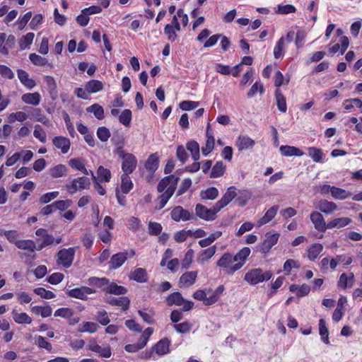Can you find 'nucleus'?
<instances>
[{"label":"nucleus","mask_w":362,"mask_h":362,"mask_svg":"<svg viewBox=\"0 0 362 362\" xmlns=\"http://www.w3.org/2000/svg\"><path fill=\"white\" fill-rule=\"evenodd\" d=\"M317 208L320 211L326 214H331L338 209L335 203L329 202L326 199L320 200Z\"/></svg>","instance_id":"27"},{"label":"nucleus","mask_w":362,"mask_h":362,"mask_svg":"<svg viewBox=\"0 0 362 362\" xmlns=\"http://www.w3.org/2000/svg\"><path fill=\"white\" fill-rule=\"evenodd\" d=\"M75 252L76 250L73 247L59 250L57 253V264L69 268L74 261Z\"/></svg>","instance_id":"5"},{"label":"nucleus","mask_w":362,"mask_h":362,"mask_svg":"<svg viewBox=\"0 0 362 362\" xmlns=\"http://www.w3.org/2000/svg\"><path fill=\"white\" fill-rule=\"evenodd\" d=\"M88 347L89 350L99 354L102 357L110 358L111 356L110 347L107 346L105 348H103L102 346L97 344L95 339L90 341Z\"/></svg>","instance_id":"17"},{"label":"nucleus","mask_w":362,"mask_h":362,"mask_svg":"<svg viewBox=\"0 0 362 362\" xmlns=\"http://www.w3.org/2000/svg\"><path fill=\"white\" fill-rule=\"evenodd\" d=\"M72 204L71 200L67 199V200H59L54 202L53 203V206H54V210H59V211H64L66 209H68L69 206H71Z\"/></svg>","instance_id":"59"},{"label":"nucleus","mask_w":362,"mask_h":362,"mask_svg":"<svg viewBox=\"0 0 362 362\" xmlns=\"http://www.w3.org/2000/svg\"><path fill=\"white\" fill-rule=\"evenodd\" d=\"M119 120L124 126H129L132 120V111L129 109L123 110L119 116Z\"/></svg>","instance_id":"52"},{"label":"nucleus","mask_w":362,"mask_h":362,"mask_svg":"<svg viewBox=\"0 0 362 362\" xmlns=\"http://www.w3.org/2000/svg\"><path fill=\"white\" fill-rule=\"evenodd\" d=\"M323 246L320 243L313 244L308 250V257L310 260H314L322 251Z\"/></svg>","instance_id":"39"},{"label":"nucleus","mask_w":362,"mask_h":362,"mask_svg":"<svg viewBox=\"0 0 362 362\" xmlns=\"http://www.w3.org/2000/svg\"><path fill=\"white\" fill-rule=\"evenodd\" d=\"M85 88L89 93H97L103 89V83L98 80H91L86 84Z\"/></svg>","instance_id":"36"},{"label":"nucleus","mask_w":362,"mask_h":362,"mask_svg":"<svg viewBox=\"0 0 362 362\" xmlns=\"http://www.w3.org/2000/svg\"><path fill=\"white\" fill-rule=\"evenodd\" d=\"M55 317H62L63 318H70L73 316V311L68 308H62L57 310L54 313Z\"/></svg>","instance_id":"60"},{"label":"nucleus","mask_w":362,"mask_h":362,"mask_svg":"<svg viewBox=\"0 0 362 362\" xmlns=\"http://www.w3.org/2000/svg\"><path fill=\"white\" fill-rule=\"evenodd\" d=\"M97 136L101 141H107L110 137L109 129L105 127H100L97 130Z\"/></svg>","instance_id":"57"},{"label":"nucleus","mask_w":362,"mask_h":362,"mask_svg":"<svg viewBox=\"0 0 362 362\" xmlns=\"http://www.w3.org/2000/svg\"><path fill=\"white\" fill-rule=\"evenodd\" d=\"M194 257V251L192 249H189L186 252L185 257L182 260V268L188 269L190 267L191 263L192 262Z\"/></svg>","instance_id":"62"},{"label":"nucleus","mask_w":362,"mask_h":362,"mask_svg":"<svg viewBox=\"0 0 362 362\" xmlns=\"http://www.w3.org/2000/svg\"><path fill=\"white\" fill-rule=\"evenodd\" d=\"M90 185V182L88 177H81L74 179L71 183L66 185V188L70 194H73L78 189L81 190L88 188Z\"/></svg>","instance_id":"6"},{"label":"nucleus","mask_w":362,"mask_h":362,"mask_svg":"<svg viewBox=\"0 0 362 362\" xmlns=\"http://www.w3.org/2000/svg\"><path fill=\"white\" fill-rule=\"evenodd\" d=\"M29 59L33 64L37 66H45L47 63V60L45 58L35 53L30 54Z\"/></svg>","instance_id":"55"},{"label":"nucleus","mask_w":362,"mask_h":362,"mask_svg":"<svg viewBox=\"0 0 362 362\" xmlns=\"http://www.w3.org/2000/svg\"><path fill=\"white\" fill-rule=\"evenodd\" d=\"M189 235H192V230H180V231L177 232L175 234L174 238H175V240L177 243H182V242L186 240L187 238Z\"/></svg>","instance_id":"56"},{"label":"nucleus","mask_w":362,"mask_h":362,"mask_svg":"<svg viewBox=\"0 0 362 362\" xmlns=\"http://www.w3.org/2000/svg\"><path fill=\"white\" fill-rule=\"evenodd\" d=\"M34 33H28L25 35H23L19 40V47L21 49H25L27 47L30 45L34 39Z\"/></svg>","instance_id":"49"},{"label":"nucleus","mask_w":362,"mask_h":362,"mask_svg":"<svg viewBox=\"0 0 362 362\" xmlns=\"http://www.w3.org/2000/svg\"><path fill=\"white\" fill-rule=\"evenodd\" d=\"M351 222V219L349 217L337 218L328 222V229L341 228L349 225Z\"/></svg>","instance_id":"30"},{"label":"nucleus","mask_w":362,"mask_h":362,"mask_svg":"<svg viewBox=\"0 0 362 362\" xmlns=\"http://www.w3.org/2000/svg\"><path fill=\"white\" fill-rule=\"evenodd\" d=\"M279 238V233H274L273 234L267 233L264 240L259 244V247L262 253H267L271 248L277 243Z\"/></svg>","instance_id":"10"},{"label":"nucleus","mask_w":362,"mask_h":362,"mask_svg":"<svg viewBox=\"0 0 362 362\" xmlns=\"http://www.w3.org/2000/svg\"><path fill=\"white\" fill-rule=\"evenodd\" d=\"M234 262H235L234 257L231 254L226 252L218 260L216 265L223 268L226 274L232 275L233 273H230L229 270L233 267Z\"/></svg>","instance_id":"11"},{"label":"nucleus","mask_w":362,"mask_h":362,"mask_svg":"<svg viewBox=\"0 0 362 362\" xmlns=\"http://www.w3.org/2000/svg\"><path fill=\"white\" fill-rule=\"evenodd\" d=\"M171 218L175 221H188L192 218V215L182 206H175L171 211Z\"/></svg>","instance_id":"12"},{"label":"nucleus","mask_w":362,"mask_h":362,"mask_svg":"<svg viewBox=\"0 0 362 362\" xmlns=\"http://www.w3.org/2000/svg\"><path fill=\"white\" fill-rule=\"evenodd\" d=\"M272 276L270 271L263 272L259 268L253 269L248 271L244 277L245 281L251 285H255L260 282L269 280Z\"/></svg>","instance_id":"3"},{"label":"nucleus","mask_w":362,"mask_h":362,"mask_svg":"<svg viewBox=\"0 0 362 362\" xmlns=\"http://www.w3.org/2000/svg\"><path fill=\"white\" fill-rule=\"evenodd\" d=\"M331 194L333 198L341 200L349 198L352 195L351 192L336 187H332Z\"/></svg>","instance_id":"37"},{"label":"nucleus","mask_w":362,"mask_h":362,"mask_svg":"<svg viewBox=\"0 0 362 362\" xmlns=\"http://www.w3.org/2000/svg\"><path fill=\"white\" fill-rule=\"evenodd\" d=\"M197 277V272H185L179 279V286L180 288H187L193 285Z\"/></svg>","instance_id":"14"},{"label":"nucleus","mask_w":362,"mask_h":362,"mask_svg":"<svg viewBox=\"0 0 362 362\" xmlns=\"http://www.w3.org/2000/svg\"><path fill=\"white\" fill-rule=\"evenodd\" d=\"M174 192L173 187H170V189H167L164 193L160 195L157 199L158 203L156 205V209L160 210L163 209Z\"/></svg>","instance_id":"26"},{"label":"nucleus","mask_w":362,"mask_h":362,"mask_svg":"<svg viewBox=\"0 0 362 362\" xmlns=\"http://www.w3.org/2000/svg\"><path fill=\"white\" fill-rule=\"evenodd\" d=\"M308 153L314 162L322 163L323 161L324 153L322 149L316 147H309Z\"/></svg>","instance_id":"33"},{"label":"nucleus","mask_w":362,"mask_h":362,"mask_svg":"<svg viewBox=\"0 0 362 362\" xmlns=\"http://www.w3.org/2000/svg\"><path fill=\"white\" fill-rule=\"evenodd\" d=\"M129 174L123 173L121 177V189L123 193L127 194L132 189L133 183L129 177Z\"/></svg>","instance_id":"43"},{"label":"nucleus","mask_w":362,"mask_h":362,"mask_svg":"<svg viewBox=\"0 0 362 362\" xmlns=\"http://www.w3.org/2000/svg\"><path fill=\"white\" fill-rule=\"evenodd\" d=\"M30 119L40 122L47 126L52 125L50 120L42 114V110L39 108L32 109L30 111Z\"/></svg>","instance_id":"25"},{"label":"nucleus","mask_w":362,"mask_h":362,"mask_svg":"<svg viewBox=\"0 0 362 362\" xmlns=\"http://www.w3.org/2000/svg\"><path fill=\"white\" fill-rule=\"evenodd\" d=\"M226 170V168L222 161H217L212 168L211 177H218L222 176Z\"/></svg>","instance_id":"48"},{"label":"nucleus","mask_w":362,"mask_h":362,"mask_svg":"<svg viewBox=\"0 0 362 362\" xmlns=\"http://www.w3.org/2000/svg\"><path fill=\"white\" fill-rule=\"evenodd\" d=\"M21 100L25 104L37 106L41 100L40 94L37 92L25 93L21 96Z\"/></svg>","instance_id":"22"},{"label":"nucleus","mask_w":362,"mask_h":362,"mask_svg":"<svg viewBox=\"0 0 362 362\" xmlns=\"http://www.w3.org/2000/svg\"><path fill=\"white\" fill-rule=\"evenodd\" d=\"M250 254V249L247 247H245L241 249L235 255H234L235 261L237 262L233 265V267L230 269V273H234L239 270L245 263L247 257Z\"/></svg>","instance_id":"8"},{"label":"nucleus","mask_w":362,"mask_h":362,"mask_svg":"<svg viewBox=\"0 0 362 362\" xmlns=\"http://www.w3.org/2000/svg\"><path fill=\"white\" fill-rule=\"evenodd\" d=\"M310 220L316 230L320 232H325L328 229V223H326L322 215L317 211H314L310 214Z\"/></svg>","instance_id":"13"},{"label":"nucleus","mask_w":362,"mask_h":362,"mask_svg":"<svg viewBox=\"0 0 362 362\" xmlns=\"http://www.w3.org/2000/svg\"><path fill=\"white\" fill-rule=\"evenodd\" d=\"M17 73L21 82L28 88L31 89L35 86L36 83L35 81L29 78L28 74L25 71L18 69Z\"/></svg>","instance_id":"29"},{"label":"nucleus","mask_w":362,"mask_h":362,"mask_svg":"<svg viewBox=\"0 0 362 362\" xmlns=\"http://www.w3.org/2000/svg\"><path fill=\"white\" fill-rule=\"evenodd\" d=\"M66 171L67 168L59 164L49 169V175L54 178L61 177L66 174Z\"/></svg>","instance_id":"42"},{"label":"nucleus","mask_w":362,"mask_h":362,"mask_svg":"<svg viewBox=\"0 0 362 362\" xmlns=\"http://www.w3.org/2000/svg\"><path fill=\"white\" fill-rule=\"evenodd\" d=\"M319 332L322 337V341L326 344H329V331L326 326V322L324 319H320L319 321Z\"/></svg>","instance_id":"46"},{"label":"nucleus","mask_w":362,"mask_h":362,"mask_svg":"<svg viewBox=\"0 0 362 362\" xmlns=\"http://www.w3.org/2000/svg\"><path fill=\"white\" fill-rule=\"evenodd\" d=\"M129 277L139 283H145L148 281V274L144 268H136L130 273Z\"/></svg>","instance_id":"21"},{"label":"nucleus","mask_w":362,"mask_h":362,"mask_svg":"<svg viewBox=\"0 0 362 362\" xmlns=\"http://www.w3.org/2000/svg\"><path fill=\"white\" fill-rule=\"evenodd\" d=\"M98 329V325L95 322H86L84 323L82 328L79 329L78 331L81 332H89L94 333Z\"/></svg>","instance_id":"64"},{"label":"nucleus","mask_w":362,"mask_h":362,"mask_svg":"<svg viewBox=\"0 0 362 362\" xmlns=\"http://www.w3.org/2000/svg\"><path fill=\"white\" fill-rule=\"evenodd\" d=\"M33 135L41 142L45 143L46 141V134L40 125L37 124L35 126Z\"/></svg>","instance_id":"63"},{"label":"nucleus","mask_w":362,"mask_h":362,"mask_svg":"<svg viewBox=\"0 0 362 362\" xmlns=\"http://www.w3.org/2000/svg\"><path fill=\"white\" fill-rule=\"evenodd\" d=\"M88 281L90 285L101 288L107 293L124 295L127 292L125 287L110 282L106 278L91 277Z\"/></svg>","instance_id":"1"},{"label":"nucleus","mask_w":362,"mask_h":362,"mask_svg":"<svg viewBox=\"0 0 362 362\" xmlns=\"http://www.w3.org/2000/svg\"><path fill=\"white\" fill-rule=\"evenodd\" d=\"M98 176L102 181L110 182L111 178V173L110 170L105 168L103 166L100 165L98 167L97 170Z\"/></svg>","instance_id":"51"},{"label":"nucleus","mask_w":362,"mask_h":362,"mask_svg":"<svg viewBox=\"0 0 362 362\" xmlns=\"http://www.w3.org/2000/svg\"><path fill=\"white\" fill-rule=\"evenodd\" d=\"M218 194V189L216 187H209L206 189L205 191H202L200 192V196L202 199H215Z\"/></svg>","instance_id":"50"},{"label":"nucleus","mask_w":362,"mask_h":362,"mask_svg":"<svg viewBox=\"0 0 362 362\" xmlns=\"http://www.w3.org/2000/svg\"><path fill=\"white\" fill-rule=\"evenodd\" d=\"M275 97L279 110L281 112H286L287 110L286 98L279 89L276 90Z\"/></svg>","instance_id":"41"},{"label":"nucleus","mask_w":362,"mask_h":362,"mask_svg":"<svg viewBox=\"0 0 362 362\" xmlns=\"http://www.w3.org/2000/svg\"><path fill=\"white\" fill-rule=\"evenodd\" d=\"M162 230V226L157 222L150 221L148 223V233L152 235H158Z\"/></svg>","instance_id":"61"},{"label":"nucleus","mask_w":362,"mask_h":362,"mask_svg":"<svg viewBox=\"0 0 362 362\" xmlns=\"http://www.w3.org/2000/svg\"><path fill=\"white\" fill-rule=\"evenodd\" d=\"M11 313L13 320L18 324H30L32 322L31 317L25 313H19L13 310Z\"/></svg>","instance_id":"32"},{"label":"nucleus","mask_w":362,"mask_h":362,"mask_svg":"<svg viewBox=\"0 0 362 362\" xmlns=\"http://www.w3.org/2000/svg\"><path fill=\"white\" fill-rule=\"evenodd\" d=\"M220 211L217 209L216 204L211 209H207L205 206L198 204L195 207L196 215L204 221H214L216 218V214Z\"/></svg>","instance_id":"4"},{"label":"nucleus","mask_w":362,"mask_h":362,"mask_svg":"<svg viewBox=\"0 0 362 362\" xmlns=\"http://www.w3.org/2000/svg\"><path fill=\"white\" fill-rule=\"evenodd\" d=\"M206 138L205 146L202 148V151L204 156H207L212 151L214 147L215 140L213 134L209 131V124L207 126Z\"/></svg>","instance_id":"23"},{"label":"nucleus","mask_w":362,"mask_h":362,"mask_svg":"<svg viewBox=\"0 0 362 362\" xmlns=\"http://www.w3.org/2000/svg\"><path fill=\"white\" fill-rule=\"evenodd\" d=\"M169 344L168 339H161L153 346V349L158 355H164L169 351Z\"/></svg>","instance_id":"35"},{"label":"nucleus","mask_w":362,"mask_h":362,"mask_svg":"<svg viewBox=\"0 0 362 362\" xmlns=\"http://www.w3.org/2000/svg\"><path fill=\"white\" fill-rule=\"evenodd\" d=\"M106 302L111 305L121 307L124 311L127 310L130 305V300L128 297L126 296L120 297L119 298L109 297L106 299Z\"/></svg>","instance_id":"19"},{"label":"nucleus","mask_w":362,"mask_h":362,"mask_svg":"<svg viewBox=\"0 0 362 362\" xmlns=\"http://www.w3.org/2000/svg\"><path fill=\"white\" fill-rule=\"evenodd\" d=\"M52 143L54 145V146L60 149L62 153L64 154L66 153L69 151L71 146L69 139L66 137L62 136H55L52 139Z\"/></svg>","instance_id":"18"},{"label":"nucleus","mask_w":362,"mask_h":362,"mask_svg":"<svg viewBox=\"0 0 362 362\" xmlns=\"http://www.w3.org/2000/svg\"><path fill=\"white\" fill-rule=\"evenodd\" d=\"M279 151L284 156H301L304 154L300 148L291 146H281Z\"/></svg>","instance_id":"28"},{"label":"nucleus","mask_w":362,"mask_h":362,"mask_svg":"<svg viewBox=\"0 0 362 362\" xmlns=\"http://www.w3.org/2000/svg\"><path fill=\"white\" fill-rule=\"evenodd\" d=\"M59 195V192H47L46 194H42L40 199L39 202L41 204H45L49 202L51 200L55 199Z\"/></svg>","instance_id":"58"},{"label":"nucleus","mask_w":362,"mask_h":362,"mask_svg":"<svg viewBox=\"0 0 362 362\" xmlns=\"http://www.w3.org/2000/svg\"><path fill=\"white\" fill-rule=\"evenodd\" d=\"M128 255L129 252H118L113 255L109 262L110 268L112 269H116L120 267L127 259Z\"/></svg>","instance_id":"16"},{"label":"nucleus","mask_w":362,"mask_h":362,"mask_svg":"<svg viewBox=\"0 0 362 362\" xmlns=\"http://www.w3.org/2000/svg\"><path fill=\"white\" fill-rule=\"evenodd\" d=\"M255 144V143L254 140L247 136L243 135L239 136L236 141V146H238L239 151L246 150L252 148Z\"/></svg>","instance_id":"24"},{"label":"nucleus","mask_w":362,"mask_h":362,"mask_svg":"<svg viewBox=\"0 0 362 362\" xmlns=\"http://www.w3.org/2000/svg\"><path fill=\"white\" fill-rule=\"evenodd\" d=\"M187 149L191 153L192 158L196 161L199 158V145L195 141L187 144Z\"/></svg>","instance_id":"44"},{"label":"nucleus","mask_w":362,"mask_h":362,"mask_svg":"<svg viewBox=\"0 0 362 362\" xmlns=\"http://www.w3.org/2000/svg\"><path fill=\"white\" fill-rule=\"evenodd\" d=\"M96 291L92 288L82 286L81 288H73L67 291L70 297L78 298L83 300L88 299L87 296L95 293Z\"/></svg>","instance_id":"9"},{"label":"nucleus","mask_w":362,"mask_h":362,"mask_svg":"<svg viewBox=\"0 0 362 362\" xmlns=\"http://www.w3.org/2000/svg\"><path fill=\"white\" fill-rule=\"evenodd\" d=\"M16 246L21 250H26L30 252H34L36 249V245L33 240H18L16 243Z\"/></svg>","instance_id":"40"},{"label":"nucleus","mask_w":362,"mask_h":362,"mask_svg":"<svg viewBox=\"0 0 362 362\" xmlns=\"http://www.w3.org/2000/svg\"><path fill=\"white\" fill-rule=\"evenodd\" d=\"M279 206L278 205H274L271 208H269L264 215L257 221V226L258 227H260L269 221H271L274 216L276 215V213L279 210Z\"/></svg>","instance_id":"20"},{"label":"nucleus","mask_w":362,"mask_h":362,"mask_svg":"<svg viewBox=\"0 0 362 362\" xmlns=\"http://www.w3.org/2000/svg\"><path fill=\"white\" fill-rule=\"evenodd\" d=\"M158 158L155 154H151L145 163V168L151 173L156 171L158 167Z\"/></svg>","instance_id":"45"},{"label":"nucleus","mask_w":362,"mask_h":362,"mask_svg":"<svg viewBox=\"0 0 362 362\" xmlns=\"http://www.w3.org/2000/svg\"><path fill=\"white\" fill-rule=\"evenodd\" d=\"M115 153L122 159V169L124 173H132L137 165L136 157L132 153H125L122 146L117 147L115 150Z\"/></svg>","instance_id":"2"},{"label":"nucleus","mask_w":362,"mask_h":362,"mask_svg":"<svg viewBox=\"0 0 362 362\" xmlns=\"http://www.w3.org/2000/svg\"><path fill=\"white\" fill-rule=\"evenodd\" d=\"M354 281V275L353 273L350 274V276L348 277L345 273L341 274L339 280L338 281V286L346 288V287H351Z\"/></svg>","instance_id":"34"},{"label":"nucleus","mask_w":362,"mask_h":362,"mask_svg":"<svg viewBox=\"0 0 362 362\" xmlns=\"http://www.w3.org/2000/svg\"><path fill=\"white\" fill-rule=\"evenodd\" d=\"M236 195L235 188L234 187H230L223 197L216 203L217 209L221 210L225 207L236 197Z\"/></svg>","instance_id":"15"},{"label":"nucleus","mask_w":362,"mask_h":362,"mask_svg":"<svg viewBox=\"0 0 362 362\" xmlns=\"http://www.w3.org/2000/svg\"><path fill=\"white\" fill-rule=\"evenodd\" d=\"M183 302L184 298L180 292H174L166 298V303L169 306L173 305L181 306L183 304Z\"/></svg>","instance_id":"31"},{"label":"nucleus","mask_w":362,"mask_h":362,"mask_svg":"<svg viewBox=\"0 0 362 362\" xmlns=\"http://www.w3.org/2000/svg\"><path fill=\"white\" fill-rule=\"evenodd\" d=\"M34 292L45 299H51L55 297V294L52 291L46 290L42 287L35 288Z\"/></svg>","instance_id":"53"},{"label":"nucleus","mask_w":362,"mask_h":362,"mask_svg":"<svg viewBox=\"0 0 362 362\" xmlns=\"http://www.w3.org/2000/svg\"><path fill=\"white\" fill-rule=\"evenodd\" d=\"M216 247L215 245H214L201 251L199 257H197V261L199 262H204V261L209 260L216 253Z\"/></svg>","instance_id":"38"},{"label":"nucleus","mask_w":362,"mask_h":362,"mask_svg":"<svg viewBox=\"0 0 362 362\" xmlns=\"http://www.w3.org/2000/svg\"><path fill=\"white\" fill-rule=\"evenodd\" d=\"M199 105V102L184 100L179 104V107L182 110L189 111L195 109Z\"/></svg>","instance_id":"54"},{"label":"nucleus","mask_w":362,"mask_h":362,"mask_svg":"<svg viewBox=\"0 0 362 362\" xmlns=\"http://www.w3.org/2000/svg\"><path fill=\"white\" fill-rule=\"evenodd\" d=\"M177 171L175 173H177ZM180 177L176 174L170 175L163 178L157 186L158 192H163L165 189L173 187V192L175 191Z\"/></svg>","instance_id":"7"},{"label":"nucleus","mask_w":362,"mask_h":362,"mask_svg":"<svg viewBox=\"0 0 362 362\" xmlns=\"http://www.w3.org/2000/svg\"><path fill=\"white\" fill-rule=\"evenodd\" d=\"M86 111L92 112L95 117L98 119H102L104 117V110L102 106L98 104H93L86 108Z\"/></svg>","instance_id":"47"}]
</instances>
